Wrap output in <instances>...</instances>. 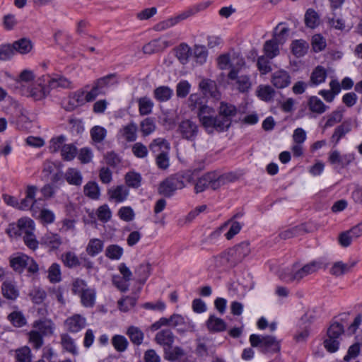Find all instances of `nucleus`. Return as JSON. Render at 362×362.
Masks as SVG:
<instances>
[{"instance_id":"24","label":"nucleus","mask_w":362,"mask_h":362,"mask_svg":"<svg viewBox=\"0 0 362 362\" xmlns=\"http://www.w3.org/2000/svg\"><path fill=\"white\" fill-rule=\"evenodd\" d=\"M173 90L168 86H160L154 89L153 95L158 102L168 101L173 95Z\"/></svg>"},{"instance_id":"33","label":"nucleus","mask_w":362,"mask_h":362,"mask_svg":"<svg viewBox=\"0 0 362 362\" xmlns=\"http://www.w3.org/2000/svg\"><path fill=\"white\" fill-rule=\"evenodd\" d=\"M283 23H279L274 30V35L272 39L279 42L280 45H283L288 37L289 29L286 27H283Z\"/></svg>"},{"instance_id":"4","label":"nucleus","mask_w":362,"mask_h":362,"mask_svg":"<svg viewBox=\"0 0 362 362\" xmlns=\"http://www.w3.org/2000/svg\"><path fill=\"white\" fill-rule=\"evenodd\" d=\"M344 329L339 322L332 323L327 330V338L324 341L325 349L331 353L338 350L340 337L344 334Z\"/></svg>"},{"instance_id":"27","label":"nucleus","mask_w":362,"mask_h":362,"mask_svg":"<svg viewBox=\"0 0 362 362\" xmlns=\"http://www.w3.org/2000/svg\"><path fill=\"white\" fill-rule=\"evenodd\" d=\"M15 53L25 54L29 53L33 49V43L28 38L19 39L12 44Z\"/></svg>"},{"instance_id":"25","label":"nucleus","mask_w":362,"mask_h":362,"mask_svg":"<svg viewBox=\"0 0 362 362\" xmlns=\"http://www.w3.org/2000/svg\"><path fill=\"white\" fill-rule=\"evenodd\" d=\"M66 181L72 185L80 186L83 182V176L81 171L74 168H69L64 174Z\"/></svg>"},{"instance_id":"44","label":"nucleus","mask_w":362,"mask_h":362,"mask_svg":"<svg viewBox=\"0 0 362 362\" xmlns=\"http://www.w3.org/2000/svg\"><path fill=\"white\" fill-rule=\"evenodd\" d=\"M111 343L115 350L118 352L125 351L129 346V341L127 338L120 334H116L112 337Z\"/></svg>"},{"instance_id":"10","label":"nucleus","mask_w":362,"mask_h":362,"mask_svg":"<svg viewBox=\"0 0 362 362\" xmlns=\"http://www.w3.org/2000/svg\"><path fill=\"white\" fill-rule=\"evenodd\" d=\"M228 78L231 81V84L241 93L247 92L251 88V79L247 74L233 69L229 71Z\"/></svg>"},{"instance_id":"52","label":"nucleus","mask_w":362,"mask_h":362,"mask_svg":"<svg viewBox=\"0 0 362 362\" xmlns=\"http://www.w3.org/2000/svg\"><path fill=\"white\" fill-rule=\"evenodd\" d=\"M180 129L182 134H186L187 136H194L197 134V125L189 119L181 122Z\"/></svg>"},{"instance_id":"18","label":"nucleus","mask_w":362,"mask_h":362,"mask_svg":"<svg viewBox=\"0 0 362 362\" xmlns=\"http://www.w3.org/2000/svg\"><path fill=\"white\" fill-rule=\"evenodd\" d=\"M129 193V189L123 185L112 187L107 191L109 199L117 203L125 201Z\"/></svg>"},{"instance_id":"16","label":"nucleus","mask_w":362,"mask_h":362,"mask_svg":"<svg viewBox=\"0 0 362 362\" xmlns=\"http://www.w3.org/2000/svg\"><path fill=\"white\" fill-rule=\"evenodd\" d=\"M356 264L357 261H351L347 263H344L342 261H337L333 263L329 269V272L334 276H341L351 272Z\"/></svg>"},{"instance_id":"61","label":"nucleus","mask_w":362,"mask_h":362,"mask_svg":"<svg viewBox=\"0 0 362 362\" xmlns=\"http://www.w3.org/2000/svg\"><path fill=\"white\" fill-rule=\"evenodd\" d=\"M16 359L18 362H31V351L27 346H23L16 350Z\"/></svg>"},{"instance_id":"56","label":"nucleus","mask_w":362,"mask_h":362,"mask_svg":"<svg viewBox=\"0 0 362 362\" xmlns=\"http://www.w3.org/2000/svg\"><path fill=\"white\" fill-rule=\"evenodd\" d=\"M275 95V90L270 86H261L257 90L258 97L264 101H270Z\"/></svg>"},{"instance_id":"47","label":"nucleus","mask_w":362,"mask_h":362,"mask_svg":"<svg viewBox=\"0 0 362 362\" xmlns=\"http://www.w3.org/2000/svg\"><path fill=\"white\" fill-rule=\"evenodd\" d=\"M204 8H206V6L204 4L196 5L182 12L177 16L173 17V18L176 21V24H177L179 22L185 20L186 18L196 14L197 13L204 9Z\"/></svg>"},{"instance_id":"48","label":"nucleus","mask_w":362,"mask_h":362,"mask_svg":"<svg viewBox=\"0 0 362 362\" xmlns=\"http://www.w3.org/2000/svg\"><path fill=\"white\" fill-rule=\"evenodd\" d=\"M164 357L168 361H175L185 356V351L180 346L169 347L164 351Z\"/></svg>"},{"instance_id":"43","label":"nucleus","mask_w":362,"mask_h":362,"mask_svg":"<svg viewBox=\"0 0 362 362\" xmlns=\"http://www.w3.org/2000/svg\"><path fill=\"white\" fill-rule=\"evenodd\" d=\"M47 278L52 284L59 283L62 281L61 267L57 263H53L47 271Z\"/></svg>"},{"instance_id":"53","label":"nucleus","mask_w":362,"mask_h":362,"mask_svg":"<svg viewBox=\"0 0 362 362\" xmlns=\"http://www.w3.org/2000/svg\"><path fill=\"white\" fill-rule=\"evenodd\" d=\"M86 196L93 199H98L100 197V189L95 182H88L83 187Z\"/></svg>"},{"instance_id":"23","label":"nucleus","mask_w":362,"mask_h":362,"mask_svg":"<svg viewBox=\"0 0 362 362\" xmlns=\"http://www.w3.org/2000/svg\"><path fill=\"white\" fill-rule=\"evenodd\" d=\"M42 245L49 247L51 250H55L62 244V240L59 235L57 233H47L41 238Z\"/></svg>"},{"instance_id":"50","label":"nucleus","mask_w":362,"mask_h":362,"mask_svg":"<svg viewBox=\"0 0 362 362\" xmlns=\"http://www.w3.org/2000/svg\"><path fill=\"white\" fill-rule=\"evenodd\" d=\"M308 48V43L303 40H295L291 44L292 52L297 57L303 56L306 53Z\"/></svg>"},{"instance_id":"7","label":"nucleus","mask_w":362,"mask_h":362,"mask_svg":"<svg viewBox=\"0 0 362 362\" xmlns=\"http://www.w3.org/2000/svg\"><path fill=\"white\" fill-rule=\"evenodd\" d=\"M34 230V221L29 218H22L18 221L16 226L10 225L6 233L10 237L24 236L33 233Z\"/></svg>"},{"instance_id":"11","label":"nucleus","mask_w":362,"mask_h":362,"mask_svg":"<svg viewBox=\"0 0 362 362\" xmlns=\"http://www.w3.org/2000/svg\"><path fill=\"white\" fill-rule=\"evenodd\" d=\"M37 187L34 185H28L25 190V197L18 202V209L30 210L33 214L37 213L35 205L37 200L35 198Z\"/></svg>"},{"instance_id":"40","label":"nucleus","mask_w":362,"mask_h":362,"mask_svg":"<svg viewBox=\"0 0 362 362\" xmlns=\"http://www.w3.org/2000/svg\"><path fill=\"white\" fill-rule=\"evenodd\" d=\"M61 344L64 350L72 354L77 353L76 346L74 339L67 333H64L60 335Z\"/></svg>"},{"instance_id":"60","label":"nucleus","mask_w":362,"mask_h":362,"mask_svg":"<svg viewBox=\"0 0 362 362\" xmlns=\"http://www.w3.org/2000/svg\"><path fill=\"white\" fill-rule=\"evenodd\" d=\"M169 143L167 142L163 137H158L153 140L151 144L150 148L153 152L160 151V153H166L169 149Z\"/></svg>"},{"instance_id":"36","label":"nucleus","mask_w":362,"mask_h":362,"mask_svg":"<svg viewBox=\"0 0 362 362\" xmlns=\"http://www.w3.org/2000/svg\"><path fill=\"white\" fill-rule=\"evenodd\" d=\"M124 180L129 187L137 189L141 186L142 177L139 173L130 171L124 175Z\"/></svg>"},{"instance_id":"63","label":"nucleus","mask_w":362,"mask_h":362,"mask_svg":"<svg viewBox=\"0 0 362 362\" xmlns=\"http://www.w3.org/2000/svg\"><path fill=\"white\" fill-rule=\"evenodd\" d=\"M77 153L76 147L73 144H64L62 147L61 154L66 160H73Z\"/></svg>"},{"instance_id":"34","label":"nucleus","mask_w":362,"mask_h":362,"mask_svg":"<svg viewBox=\"0 0 362 362\" xmlns=\"http://www.w3.org/2000/svg\"><path fill=\"white\" fill-rule=\"evenodd\" d=\"M151 265L149 263H142L135 269L134 273L138 277V281L144 284L150 276Z\"/></svg>"},{"instance_id":"29","label":"nucleus","mask_w":362,"mask_h":362,"mask_svg":"<svg viewBox=\"0 0 362 362\" xmlns=\"http://www.w3.org/2000/svg\"><path fill=\"white\" fill-rule=\"evenodd\" d=\"M137 103L140 115H148L152 112L154 103L150 98L147 96L139 98Z\"/></svg>"},{"instance_id":"26","label":"nucleus","mask_w":362,"mask_h":362,"mask_svg":"<svg viewBox=\"0 0 362 362\" xmlns=\"http://www.w3.org/2000/svg\"><path fill=\"white\" fill-rule=\"evenodd\" d=\"M29 257L24 254H19L10 258L11 267L17 272L21 273L28 265Z\"/></svg>"},{"instance_id":"30","label":"nucleus","mask_w":362,"mask_h":362,"mask_svg":"<svg viewBox=\"0 0 362 362\" xmlns=\"http://www.w3.org/2000/svg\"><path fill=\"white\" fill-rule=\"evenodd\" d=\"M47 83L49 84V89L63 88H71V82L66 78L62 76H56L55 77L50 78L47 76Z\"/></svg>"},{"instance_id":"3","label":"nucleus","mask_w":362,"mask_h":362,"mask_svg":"<svg viewBox=\"0 0 362 362\" xmlns=\"http://www.w3.org/2000/svg\"><path fill=\"white\" fill-rule=\"evenodd\" d=\"M320 265L317 261L310 262L301 268H297L293 265L291 270L281 276V279L287 281H300L305 276L317 272L320 269Z\"/></svg>"},{"instance_id":"22","label":"nucleus","mask_w":362,"mask_h":362,"mask_svg":"<svg viewBox=\"0 0 362 362\" xmlns=\"http://www.w3.org/2000/svg\"><path fill=\"white\" fill-rule=\"evenodd\" d=\"M50 89L49 84L47 86L42 85L41 83L33 85L27 91L28 95L32 97L35 100H40L49 95Z\"/></svg>"},{"instance_id":"41","label":"nucleus","mask_w":362,"mask_h":362,"mask_svg":"<svg viewBox=\"0 0 362 362\" xmlns=\"http://www.w3.org/2000/svg\"><path fill=\"white\" fill-rule=\"evenodd\" d=\"M127 334L129 336L131 341L134 344L140 345L142 344L144 334L139 328L134 326H131L128 328Z\"/></svg>"},{"instance_id":"17","label":"nucleus","mask_w":362,"mask_h":362,"mask_svg":"<svg viewBox=\"0 0 362 362\" xmlns=\"http://www.w3.org/2000/svg\"><path fill=\"white\" fill-rule=\"evenodd\" d=\"M271 82L276 88H284L290 85L291 76L286 71L278 70L272 74Z\"/></svg>"},{"instance_id":"46","label":"nucleus","mask_w":362,"mask_h":362,"mask_svg":"<svg viewBox=\"0 0 362 362\" xmlns=\"http://www.w3.org/2000/svg\"><path fill=\"white\" fill-rule=\"evenodd\" d=\"M192 55L190 47L187 44H181L177 49L176 57L182 64H186Z\"/></svg>"},{"instance_id":"31","label":"nucleus","mask_w":362,"mask_h":362,"mask_svg":"<svg viewBox=\"0 0 362 362\" xmlns=\"http://www.w3.org/2000/svg\"><path fill=\"white\" fill-rule=\"evenodd\" d=\"M206 326L209 331L214 332H222L226 329L225 322L215 315H211L206 321Z\"/></svg>"},{"instance_id":"57","label":"nucleus","mask_w":362,"mask_h":362,"mask_svg":"<svg viewBox=\"0 0 362 362\" xmlns=\"http://www.w3.org/2000/svg\"><path fill=\"white\" fill-rule=\"evenodd\" d=\"M62 259L64 264L69 268L76 267L80 264L78 257L73 252H67L62 255Z\"/></svg>"},{"instance_id":"59","label":"nucleus","mask_w":362,"mask_h":362,"mask_svg":"<svg viewBox=\"0 0 362 362\" xmlns=\"http://www.w3.org/2000/svg\"><path fill=\"white\" fill-rule=\"evenodd\" d=\"M214 266L217 269H228L233 267L230 265L228 257L226 252H222L219 255L214 258Z\"/></svg>"},{"instance_id":"45","label":"nucleus","mask_w":362,"mask_h":362,"mask_svg":"<svg viewBox=\"0 0 362 362\" xmlns=\"http://www.w3.org/2000/svg\"><path fill=\"white\" fill-rule=\"evenodd\" d=\"M308 106L310 111L317 114L325 112L327 108V106H326L317 96H312L309 99Z\"/></svg>"},{"instance_id":"15","label":"nucleus","mask_w":362,"mask_h":362,"mask_svg":"<svg viewBox=\"0 0 362 362\" xmlns=\"http://www.w3.org/2000/svg\"><path fill=\"white\" fill-rule=\"evenodd\" d=\"M33 328L45 337L54 334L55 325L51 320H40L33 322Z\"/></svg>"},{"instance_id":"12","label":"nucleus","mask_w":362,"mask_h":362,"mask_svg":"<svg viewBox=\"0 0 362 362\" xmlns=\"http://www.w3.org/2000/svg\"><path fill=\"white\" fill-rule=\"evenodd\" d=\"M86 325V317L80 314H74L67 317L64 322L65 329L71 333H77L81 331Z\"/></svg>"},{"instance_id":"2","label":"nucleus","mask_w":362,"mask_h":362,"mask_svg":"<svg viewBox=\"0 0 362 362\" xmlns=\"http://www.w3.org/2000/svg\"><path fill=\"white\" fill-rule=\"evenodd\" d=\"M238 114L237 107L227 102L220 103L218 116H216L215 132L221 133L229 129L232 124L233 117Z\"/></svg>"},{"instance_id":"19","label":"nucleus","mask_w":362,"mask_h":362,"mask_svg":"<svg viewBox=\"0 0 362 362\" xmlns=\"http://www.w3.org/2000/svg\"><path fill=\"white\" fill-rule=\"evenodd\" d=\"M197 170H186L180 171L174 175L173 177L175 178L176 182H179V188L180 189L185 188L187 183H192L194 180L196 174L197 173Z\"/></svg>"},{"instance_id":"1","label":"nucleus","mask_w":362,"mask_h":362,"mask_svg":"<svg viewBox=\"0 0 362 362\" xmlns=\"http://www.w3.org/2000/svg\"><path fill=\"white\" fill-rule=\"evenodd\" d=\"M238 177L233 173L221 175L216 171L209 172L200 177L194 184L195 193H201L208 188L216 190L228 182H234Z\"/></svg>"},{"instance_id":"38","label":"nucleus","mask_w":362,"mask_h":362,"mask_svg":"<svg viewBox=\"0 0 362 362\" xmlns=\"http://www.w3.org/2000/svg\"><path fill=\"white\" fill-rule=\"evenodd\" d=\"M305 23L308 28H315L320 24V16L313 8H309L305 14Z\"/></svg>"},{"instance_id":"35","label":"nucleus","mask_w":362,"mask_h":362,"mask_svg":"<svg viewBox=\"0 0 362 362\" xmlns=\"http://www.w3.org/2000/svg\"><path fill=\"white\" fill-rule=\"evenodd\" d=\"M3 296L10 300H15L19 295L18 291L15 285L10 281H4L1 286Z\"/></svg>"},{"instance_id":"28","label":"nucleus","mask_w":362,"mask_h":362,"mask_svg":"<svg viewBox=\"0 0 362 362\" xmlns=\"http://www.w3.org/2000/svg\"><path fill=\"white\" fill-rule=\"evenodd\" d=\"M79 296L83 306L86 308L94 306L96 299V291L94 288H88Z\"/></svg>"},{"instance_id":"64","label":"nucleus","mask_w":362,"mask_h":362,"mask_svg":"<svg viewBox=\"0 0 362 362\" xmlns=\"http://www.w3.org/2000/svg\"><path fill=\"white\" fill-rule=\"evenodd\" d=\"M28 335L29 341L35 349H38L43 345V337L40 334V333H38L33 329L28 333Z\"/></svg>"},{"instance_id":"51","label":"nucleus","mask_w":362,"mask_h":362,"mask_svg":"<svg viewBox=\"0 0 362 362\" xmlns=\"http://www.w3.org/2000/svg\"><path fill=\"white\" fill-rule=\"evenodd\" d=\"M327 77L326 70L321 66H317L310 76V81L314 85H318L324 82Z\"/></svg>"},{"instance_id":"58","label":"nucleus","mask_w":362,"mask_h":362,"mask_svg":"<svg viewBox=\"0 0 362 362\" xmlns=\"http://www.w3.org/2000/svg\"><path fill=\"white\" fill-rule=\"evenodd\" d=\"M136 303V298L134 296H125L118 300V308L122 312H127L134 308Z\"/></svg>"},{"instance_id":"6","label":"nucleus","mask_w":362,"mask_h":362,"mask_svg":"<svg viewBox=\"0 0 362 362\" xmlns=\"http://www.w3.org/2000/svg\"><path fill=\"white\" fill-rule=\"evenodd\" d=\"M115 74H110L96 80L91 90L88 92V100H94L98 95L105 94V88L117 83Z\"/></svg>"},{"instance_id":"8","label":"nucleus","mask_w":362,"mask_h":362,"mask_svg":"<svg viewBox=\"0 0 362 362\" xmlns=\"http://www.w3.org/2000/svg\"><path fill=\"white\" fill-rule=\"evenodd\" d=\"M197 116L200 122L209 134L215 132L216 117L212 115L214 110L212 107L204 103L197 111Z\"/></svg>"},{"instance_id":"9","label":"nucleus","mask_w":362,"mask_h":362,"mask_svg":"<svg viewBox=\"0 0 362 362\" xmlns=\"http://www.w3.org/2000/svg\"><path fill=\"white\" fill-rule=\"evenodd\" d=\"M88 100V92L86 93L84 90H78L71 93L68 98L62 103V107L66 111H73L78 107L83 105Z\"/></svg>"},{"instance_id":"54","label":"nucleus","mask_w":362,"mask_h":362,"mask_svg":"<svg viewBox=\"0 0 362 362\" xmlns=\"http://www.w3.org/2000/svg\"><path fill=\"white\" fill-rule=\"evenodd\" d=\"M123 255V249L117 245H110L106 247L105 256L112 260H118Z\"/></svg>"},{"instance_id":"5","label":"nucleus","mask_w":362,"mask_h":362,"mask_svg":"<svg viewBox=\"0 0 362 362\" xmlns=\"http://www.w3.org/2000/svg\"><path fill=\"white\" fill-rule=\"evenodd\" d=\"M250 342L253 347H259L263 353L277 352L280 349L279 342L272 336H259L255 334L250 337Z\"/></svg>"},{"instance_id":"42","label":"nucleus","mask_w":362,"mask_h":362,"mask_svg":"<svg viewBox=\"0 0 362 362\" xmlns=\"http://www.w3.org/2000/svg\"><path fill=\"white\" fill-rule=\"evenodd\" d=\"M7 319L16 327H22L25 325L27 322L23 313L18 310L11 313L8 315Z\"/></svg>"},{"instance_id":"55","label":"nucleus","mask_w":362,"mask_h":362,"mask_svg":"<svg viewBox=\"0 0 362 362\" xmlns=\"http://www.w3.org/2000/svg\"><path fill=\"white\" fill-rule=\"evenodd\" d=\"M303 233L304 227L303 226H298L284 230L281 231L279 235L281 239L286 240L302 235Z\"/></svg>"},{"instance_id":"37","label":"nucleus","mask_w":362,"mask_h":362,"mask_svg":"<svg viewBox=\"0 0 362 362\" xmlns=\"http://www.w3.org/2000/svg\"><path fill=\"white\" fill-rule=\"evenodd\" d=\"M280 44L274 39L269 40L264 45V51L267 57L273 59L279 54V45Z\"/></svg>"},{"instance_id":"62","label":"nucleus","mask_w":362,"mask_h":362,"mask_svg":"<svg viewBox=\"0 0 362 362\" xmlns=\"http://www.w3.org/2000/svg\"><path fill=\"white\" fill-rule=\"evenodd\" d=\"M141 131L145 135H148L155 131L156 125L153 118L147 117L140 124Z\"/></svg>"},{"instance_id":"39","label":"nucleus","mask_w":362,"mask_h":362,"mask_svg":"<svg viewBox=\"0 0 362 362\" xmlns=\"http://www.w3.org/2000/svg\"><path fill=\"white\" fill-rule=\"evenodd\" d=\"M206 209V205H201L192 210L183 218L178 221V225L183 226L190 223L199 214L204 212Z\"/></svg>"},{"instance_id":"21","label":"nucleus","mask_w":362,"mask_h":362,"mask_svg":"<svg viewBox=\"0 0 362 362\" xmlns=\"http://www.w3.org/2000/svg\"><path fill=\"white\" fill-rule=\"evenodd\" d=\"M199 89L204 96L216 98L218 96L217 86L215 81L202 78L199 83Z\"/></svg>"},{"instance_id":"32","label":"nucleus","mask_w":362,"mask_h":362,"mask_svg":"<svg viewBox=\"0 0 362 362\" xmlns=\"http://www.w3.org/2000/svg\"><path fill=\"white\" fill-rule=\"evenodd\" d=\"M104 247L103 241L98 238H92L89 240L86 251L88 255L95 257L100 253Z\"/></svg>"},{"instance_id":"49","label":"nucleus","mask_w":362,"mask_h":362,"mask_svg":"<svg viewBox=\"0 0 362 362\" xmlns=\"http://www.w3.org/2000/svg\"><path fill=\"white\" fill-rule=\"evenodd\" d=\"M188 107L192 111H197L204 103V98L199 93H192L187 100Z\"/></svg>"},{"instance_id":"14","label":"nucleus","mask_w":362,"mask_h":362,"mask_svg":"<svg viewBox=\"0 0 362 362\" xmlns=\"http://www.w3.org/2000/svg\"><path fill=\"white\" fill-rule=\"evenodd\" d=\"M179 182H176L173 175L168 177L163 180L158 187V191L160 194L166 197H170L173 195L175 192L179 188Z\"/></svg>"},{"instance_id":"20","label":"nucleus","mask_w":362,"mask_h":362,"mask_svg":"<svg viewBox=\"0 0 362 362\" xmlns=\"http://www.w3.org/2000/svg\"><path fill=\"white\" fill-rule=\"evenodd\" d=\"M228 225H230L228 231L225 234L227 240H231L235 235L239 233L242 228V225L235 221L228 220L225 222L223 225L217 228L214 233L220 234L222 231L226 230Z\"/></svg>"},{"instance_id":"13","label":"nucleus","mask_w":362,"mask_h":362,"mask_svg":"<svg viewBox=\"0 0 362 362\" xmlns=\"http://www.w3.org/2000/svg\"><path fill=\"white\" fill-rule=\"evenodd\" d=\"M175 339L173 332L169 329H164L156 333L155 341L163 348V351L172 347Z\"/></svg>"}]
</instances>
